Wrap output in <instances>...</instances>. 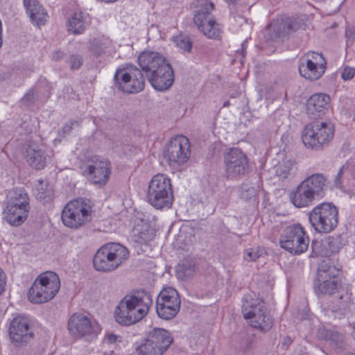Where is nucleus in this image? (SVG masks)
Listing matches in <instances>:
<instances>
[{"mask_svg": "<svg viewBox=\"0 0 355 355\" xmlns=\"http://www.w3.org/2000/svg\"><path fill=\"white\" fill-rule=\"evenodd\" d=\"M349 42V38L348 37L347 42L348 43Z\"/></svg>", "mask_w": 355, "mask_h": 355, "instance_id": "48", "label": "nucleus"}, {"mask_svg": "<svg viewBox=\"0 0 355 355\" xmlns=\"http://www.w3.org/2000/svg\"><path fill=\"white\" fill-rule=\"evenodd\" d=\"M6 275L0 268V295L4 291L6 285Z\"/></svg>", "mask_w": 355, "mask_h": 355, "instance_id": "40", "label": "nucleus"}, {"mask_svg": "<svg viewBox=\"0 0 355 355\" xmlns=\"http://www.w3.org/2000/svg\"><path fill=\"white\" fill-rule=\"evenodd\" d=\"M89 24L88 16L83 12H76L67 22V29L74 35L83 33Z\"/></svg>", "mask_w": 355, "mask_h": 355, "instance_id": "27", "label": "nucleus"}, {"mask_svg": "<svg viewBox=\"0 0 355 355\" xmlns=\"http://www.w3.org/2000/svg\"><path fill=\"white\" fill-rule=\"evenodd\" d=\"M224 164L226 175L234 179L245 174L248 167V159L240 149H230L225 155Z\"/></svg>", "mask_w": 355, "mask_h": 355, "instance_id": "20", "label": "nucleus"}, {"mask_svg": "<svg viewBox=\"0 0 355 355\" xmlns=\"http://www.w3.org/2000/svg\"><path fill=\"white\" fill-rule=\"evenodd\" d=\"M60 287L58 275L52 271L40 274L28 291V297L32 303H45L52 300Z\"/></svg>", "mask_w": 355, "mask_h": 355, "instance_id": "8", "label": "nucleus"}, {"mask_svg": "<svg viewBox=\"0 0 355 355\" xmlns=\"http://www.w3.org/2000/svg\"><path fill=\"white\" fill-rule=\"evenodd\" d=\"M178 278L184 279L191 277L195 272V266L191 261H184L177 267Z\"/></svg>", "mask_w": 355, "mask_h": 355, "instance_id": "32", "label": "nucleus"}, {"mask_svg": "<svg viewBox=\"0 0 355 355\" xmlns=\"http://www.w3.org/2000/svg\"><path fill=\"white\" fill-rule=\"evenodd\" d=\"M326 178L320 173L311 175L290 191L288 198L296 208L310 207L324 196Z\"/></svg>", "mask_w": 355, "mask_h": 355, "instance_id": "2", "label": "nucleus"}, {"mask_svg": "<svg viewBox=\"0 0 355 355\" xmlns=\"http://www.w3.org/2000/svg\"><path fill=\"white\" fill-rule=\"evenodd\" d=\"M193 10V22L205 36L209 39L218 38L222 33L220 25L211 15L213 3L209 0H196L191 6Z\"/></svg>", "mask_w": 355, "mask_h": 355, "instance_id": "7", "label": "nucleus"}, {"mask_svg": "<svg viewBox=\"0 0 355 355\" xmlns=\"http://www.w3.org/2000/svg\"><path fill=\"white\" fill-rule=\"evenodd\" d=\"M334 130L330 121H315L304 128L302 139L306 147L318 149L333 139Z\"/></svg>", "mask_w": 355, "mask_h": 355, "instance_id": "11", "label": "nucleus"}, {"mask_svg": "<svg viewBox=\"0 0 355 355\" xmlns=\"http://www.w3.org/2000/svg\"><path fill=\"white\" fill-rule=\"evenodd\" d=\"M77 123L73 121L68 122L65 124V125L62 128V132L64 134L69 133L70 130L73 128V125H76Z\"/></svg>", "mask_w": 355, "mask_h": 355, "instance_id": "41", "label": "nucleus"}, {"mask_svg": "<svg viewBox=\"0 0 355 355\" xmlns=\"http://www.w3.org/2000/svg\"><path fill=\"white\" fill-rule=\"evenodd\" d=\"M330 97L325 94H315L307 101L308 112L312 114L320 113L328 109Z\"/></svg>", "mask_w": 355, "mask_h": 355, "instance_id": "28", "label": "nucleus"}, {"mask_svg": "<svg viewBox=\"0 0 355 355\" xmlns=\"http://www.w3.org/2000/svg\"><path fill=\"white\" fill-rule=\"evenodd\" d=\"M309 220L315 231L329 233L338 225V211L332 203L322 202L309 212Z\"/></svg>", "mask_w": 355, "mask_h": 355, "instance_id": "9", "label": "nucleus"}, {"mask_svg": "<svg viewBox=\"0 0 355 355\" xmlns=\"http://www.w3.org/2000/svg\"><path fill=\"white\" fill-rule=\"evenodd\" d=\"M355 75V68L350 67H345L341 73V77L343 80L347 81L351 80Z\"/></svg>", "mask_w": 355, "mask_h": 355, "instance_id": "37", "label": "nucleus"}, {"mask_svg": "<svg viewBox=\"0 0 355 355\" xmlns=\"http://www.w3.org/2000/svg\"><path fill=\"white\" fill-rule=\"evenodd\" d=\"M345 355H355V354H352V353H348L347 354H345Z\"/></svg>", "mask_w": 355, "mask_h": 355, "instance_id": "47", "label": "nucleus"}, {"mask_svg": "<svg viewBox=\"0 0 355 355\" xmlns=\"http://www.w3.org/2000/svg\"><path fill=\"white\" fill-rule=\"evenodd\" d=\"M256 195L255 189L253 187H248L246 190L242 191L241 196L245 200L251 199Z\"/></svg>", "mask_w": 355, "mask_h": 355, "instance_id": "38", "label": "nucleus"}, {"mask_svg": "<svg viewBox=\"0 0 355 355\" xmlns=\"http://www.w3.org/2000/svg\"><path fill=\"white\" fill-rule=\"evenodd\" d=\"M112 42L107 37H101L94 39L91 42V51L96 55L101 53L110 52L112 49Z\"/></svg>", "mask_w": 355, "mask_h": 355, "instance_id": "30", "label": "nucleus"}, {"mask_svg": "<svg viewBox=\"0 0 355 355\" xmlns=\"http://www.w3.org/2000/svg\"><path fill=\"white\" fill-rule=\"evenodd\" d=\"M146 198L157 209L170 208L173 201L171 178L164 173L153 175L148 182Z\"/></svg>", "mask_w": 355, "mask_h": 355, "instance_id": "5", "label": "nucleus"}, {"mask_svg": "<svg viewBox=\"0 0 355 355\" xmlns=\"http://www.w3.org/2000/svg\"><path fill=\"white\" fill-rule=\"evenodd\" d=\"M327 62L321 53H308L299 65L300 75L309 80L319 79L324 73Z\"/></svg>", "mask_w": 355, "mask_h": 355, "instance_id": "18", "label": "nucleus"}, {"mask_svg": "<svg viewBox=\"0 0 355 355\" xmlns=\"http://www.w3.org/2000/svg\"><path fill=\"white\" fill-rule=\"evenodd\" d=\"M339 271L334 267L321 266L318 270V280L315 286L318 294L332 295L339 291L340 282Z\"/></svg>", "mask_w": 355, "mask_h": 355, "instance_id": "19", "label": "nucleus"}, {"mask_svg": "<svg viewBox=\"0 0 355 355\" xmlns=\"http://www.w3.org/2000/svg\"><path fill=\"white\" fill-rule=\"evenodd\" d=\"M236 21L238 22V24H239L241 25L244 24L245 26H248V24L245 19H244L243 17L239 16L237 17V19H236Z\"/></svg>", "mask_w": 355, "mask_h": 355, "instance_id": "42", "label": "nucleus"}, {"mask_svg": "<svg viewBox=\"0 0 355 355\" xmlns=\"http://www.w3.org/2000/svg\"><path fill=\"white\" fill-rule=\"evenodd\" d=\"M87 172L94 184L104 185L107 182L111 173L110 164L104 158L94 156L89 161Z\"/></svg>", "mask_w": 355, "mask_h": 355, "instance_id": "22", "label": "nucleus"}, {"mask_svg": "<svg viewBox=\"0 0 355 355\" xmlns=\"http://www.w3.org/2000/svg\"><path fill=\"white\" fill-rule=\"evenodd\" d=\"M147 78L156 90L166 91L171 87L174 81L173 71L169 64L163 65L162 68L156 71L155 74H151Z\"/></svg>", "mask_w": 355, "mask_h": 355, "instance_id": "25", "label": "nucleus"}, {"mask_svg": "<svg viewBox=\"0 0 355 355\" xmlns=\"http://www.w3.org/2000/svg\"><path fill=\"white\" fill-rule=\"evenodd\" d=\"M343 168H342L340 170V171H339V173H338V175H340L341 173L343 172Z\"/></svg>", "mask_w": 355, "mask_h": 355, "instance_id": "44", "label": "nucleus"}, {"mask_svg": "<svg viewBox=\"0 0 355 355\" xmlns=\"http://www.w3.org/2000/svg\"><path fill=\"white\" fill-rule=\"evenodd\" d=\"M318 243H313L312 246H316V245H318Z\"/></svg>", "mask_w": 355, "mask_h": 355, "instance_id": "45", "label": "nucleus"}, {"mask_svg": "<svg viewBox=\"0 0 355 355\" xmlns=\"http://www.w3.org/2000/svg\"><path fill=\"white\" fill-rule=\"evenodd\" d=\"M114 79L118 88L125 93H137L144 87V78L141 71L131 64L118 69Z\"/></svg>", "mask_w": 355, "mask_h": 355, "instance_id": "15", "label": "nucleus"}, {"mask_svg": "<svg viewBox=\"0 0 355 355\" xmlns=\"http://www.w3.org/2000/svg\"><path fill=\"white\" fill-rule=\"evenodd\" d=\"M70 63L72 69H78L82 64V59L80 56L72 55L70 58Z\"/></svg>", "mask_w": 355, "mask_h": 355, "instance_id": "39", "label": "nucleus"}, {"mask_svg": "<svg viewBox=\"0 0 355 355\" xmlns=\"http://www.w3.org/2000/svg\"><path fill=\"white\" fill-rule=\"evenodd\" d=\"M324 339H328V338H329V336L327 335V336H324Z\"/></svg>", "mask_w": 355, "mask_h": 355, "instance_id": "46", "label": "nucleus"}, {"mask_svg": "<svg viewBox=\"0 0 355 355\" xmlns=\"http://www.w3.org/2000/svg\"><path fill=\"white\" fill-rule=\"evenodd\" d=\"M265 254V250L261 248H250L244 253V259L248 261H256L259 257Z\"/></svg>", "mask_w": 355, "mask_h": 355, "instance_id": "35", "label": "nucleus"}, {"mask_svg": "<svg viewBox=\"0 0 355 355\" xmlns=\"http://www.w3.org/2000/svg\"><path fill=\"white\" fill-rule=\"evenodd\" d=\"M284 27V23L282 20L272 22L266 29V35L269 39H273L283 33L282 28Z\"/></svg>", "mask_w": 355, "mask_h": 355, "instance_id": "33", "label": "nucleus"}, {"mask_svg": "<svg viewBox=\"0 0 355 355\" xmlns=\"http://www.w3.org/2000/svg\"><path fill=\"white\" fill-rule=\"evenodd\" d=\"M23 3L26 12L33 25L40 27L46 23L48 14L38 1L24 0Z\"/></svg>", "mask_w": 355, "mask_h": 355, "instance_id": "26", "label": "nucleus"}, {"mask_svg": "<svg viewBox=\"0 0 355 355\" xmlns=\"http://www.w3.org/2000/svg\"><path fill=\"white\" fill-rule=\"evenodd\" d=\"M172 343L169 332L155 328L141 341L136 350L139 355H162Z\"/></svg>", "mask_w": 355, "mask_h": 355, "instance_id": "12", "label": "nucleus"}, {"mask_svg": "<svg viewBox=\"0 0 355 355\" xmlns=\"http://www.w3.org/2000/svg\"><path fill=\"white\" fill-rule=\"evenodd\" d=\"M180 300L178 292L172 287L164 288L159 294L156 302V311L162 319L170 320L178 313Z\"/></svg>", "mask_w": 355, "mask_h": 355, "instance_id": "17", "label": "nucleus"}, {"mask_svg": "<svg viewBox=\"0 0 355 355\" xmlns=\"http://www.w3.org/2000/svg\"><path fill=\"white\" fill-rule=\"evenodd\" d=\"M153 304L150 295L139 291L125 295L114 311L116 322L123 326H130L141 320L148 313Z\"/></svg>", "mask_w": 355, "mask_h": 355, "instance_id": "1", "label": "nucleus"}, {"mask_svg": "<svg viewBox=\"0 0 355 355\" xmlns=\"http://www.w3.org/2000/svg\"><path fill=\"white\" fill-rule=\"evenodd\" d=\"M280 246L293 254H300L308 249L309 239L300 224L287 227L279 240Z\"/></svg>", "mask_w": 355, "mask_h": 355, "instance_id": "14", "label": "nucleus"}, {"mask_svg": "<svg viewBox=\"0 0 355 355\" xmlns=\"http://www.w3.org/2000/svg\"><path fill=\"white\" fill-rule=\"evenodd\" d=\"M93 206L86 199L77 198L67 203L61 213L62 224L72 230L86 227L92 220Z\"/></svg>", "mask_w": 355, "mask_h": 355, "instance_id": "4", "label": "nucleus"}, {"mask_svg": "<svg viewBox=\"0 0 355 355\" xmlns=\"http://www.w3.org/2000/svg\"><path fill=\"white\" fill-rule=\"evenodd\" d=\"M35 189L36 197L39 199H44L51 195V190L49 189V184L46 181L39 180Z\"/></svg>", "mask_w": 355, "mask_h": 355, "instance_id": "34", "label": "nucleus"}, {"mask_svg": "<svg viewBox=\"0 0 355 355\" xmlns=\"http://www.w3.org/2000/svg\"><path fill=\"white\" fill-rule=\"evenodd\" d=\"M21 153L26 162L37 170L43 168L49 159L38 139L26 141L22 146Z\"/></svg>", "mask_w": 355, "mask_h": 355, "instance_id": "21", "label": "nucleus"}, {"mask_svg": "<svg viewBox=\"0 0 355 355\" xmlns=\"http://www.w3.org/2000/svg\"><path fill=\"white\" fill-rule=\"evenodd\" d=\"M129 257V251L118 243H109L96 252L93 264L100 272H112L121 266Z\"/></svg>", "mask_w": 355, "mask_h": 355, "instance_id": "6", "label": "nucleus"}, {"mask_svg": "<svg viewBox=\"0 0 355 355\" xmlns=\"http://www.w3.org/2000/svg\"><path fill=\"white\" fill-rule=\"evenodd\" d=\"M138 63L146 73V78L155 74L163 65L169 64L163 55L152 51H144L141 53L138 57Z\"/></svg>", "mask_w": 355, "mask_h": 355, "instance_id": "23", "label": "nucleus"}, {"mask_svg": "<svg viewBox=\"0 0 355 355\" xmlns=\"http://www.w3.org/2000/svg\"><path fill=\"white\" fill-rule=\"evenodd\" d=\"M162 155L171 167L178 168L182 166L190 157L189 139L182 135L171 138L164 146Z\"/></svg>", "mask_w": 355, "mask_h": 355, "instance_id": "13", "label": "nucleus"}, {"mask_svg": "<svg viewBox=\"0 0 355 355\" xmlns=\"http://www.w3.org/2000/svg\"><path fill=\"white\" fill-rule=\"evenodd\" d=\"M296 171L295 162L292 159H286L279 162L272 168V173L279 180H284Z\"/></svg>", "mask_w": 355, "mask_h": 355, "instance_id": "29", "label": "nucleus"}, {"mask_svg": "<svg viewBox=\"0 0 355 355\" xmlns=\"http://www.w3.org/2000/svg\"><path fill=\"white\" fill-rule=\"evenodd\" d=\"M69 334L78 338L92 340L101 331L100 325L92 321L87 315L82 313H74L68 321Z\"/></svg>", "mask_w": 355, "mask_h": 355, "instance_id": "16", "label": "nucleus"}, {"mask_svg": "<svg viewBox=\"0 0 355 355\" xmlns=\"http://www.w3.org/2000/svg\"><path fill=\"white\" fill-rule=\"evenodd\" d=\"M242 312L243 317L253 328L261 331H269L273 324V320L265 306L264 302L259 300H243Z\"/></svg>", "mask_w": 355, "mask_h": 355, "instance_id": "10", "label": "nucleus"}, {"mask_svg": "<svg viewBox=\"0 0 355 355\" xmlns=\"http://www.w3.org/2000/svg\"><path fill=\"white\" fill-rule=\"evenodd\" d=\"M227 3H232L233 2H234L236 0H225Z\"/></svg>", "mask_w": 355, "mask_h": 355, "instance_id": "43", "label": "nucleus"}, {"mask_svg": "<svg viewBox=\"0 0 355 355\" xmlns=\"http://www.w3.org/2000/svg\"><path fill=\"white\" fill-rule=\"evenodd\" d=\"M29 196L22 187L10 190L3 209V218L11 226H20L28 218L30 211Z\"/></svg>", "mask_w": 355, "mask_h": 355, "instance_id": "3", "label": "nucleus"}, {"mask_svg": "<svg viewBox=\"0 0 355 355\" xmlns=\"http://www.w3.org/2000/svg\"><path fill=\"white\" fill-rule=\"evenodd\" d=\"M122 343V337L113 333H107L104 337L103 344L110 347H114Z\"/></svg>", "mask_w": 355, "mask_h": 355, "instance_id": "36", "label": "nucleus"}, {"mask_svg": "<svg viewBox=\"0 0 355 355\" xmlns=\"http://www.w3.org/2000/svg\"><path fill=\"white\" fill-rule=\"evenodd\" d=\"M171 42L182 53H189L192 48L190 39L183 35H178L171 38Z\"/></svg>", "mask_w": 355, "mask_h": 355, "instance_id": "31", "label": "nucleus"}, {"mask_svg": "<svg viewBox=\"0 0 355 355\" xmlns=\"http://www.w3.org/2000/svg\"><path fill=\"white\" fill-rule=\"evenodd\" d=\"M9 336L15 343H26L32 338L28 319L22 316L14 318L10 324Z\"/></svg>", "mask_w": 355, "mask_h": 355, "instance_id": "24", "label": "nucleus"}]
</instances>
